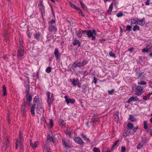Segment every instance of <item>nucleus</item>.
Here are the masks:
<instances>
[{
    "label": "nucleus",
    "mask_w": 152,
    "mask_h": 152,
    "mask_svg": "<svg viewBox=\"0 0 152 152\" xmlns=\"http://www.w3.org/2000/svg\"><path fill=\"white\" fill-rule=\"evenodd\" d=\"M138 100V98L137 96H132L129 99L127 102L128 103H129L130 102H131L132 101H133L135 102V101H137Z\"/></svg>",
    "instance_id": "10"
},
{
    "label": "nucleus",
    "mask_w": 152,
    "mask_h": 152,
    "mask_svg": "<svg viewBox=\"0 0 152 152\" xmlns=\"http://www.w3.org/2000/svg\"><path fill=\"white\" fill-rule=\"evenodd\" d=\"M119 141V140H117L114 144L113 146V148H114L116 146H117L118 145V142Z\"/></svg>",
    "instance_id": "31"
},
{
    "label": "nucleus",
    "mask_w": 152,
    "mask_h": 152,
    "mask_svg": "<svg viewBox=\"0 0 152 152\" xmlns=\"http://www.w3.org/2000/svg\"><path fill=\"white\" fill-rule=\"evenodd\" d=\"M133 48L132 47L131 48L129 49V50L130 51H132L133 50Z\"/></svg>",
    "instance_id": "63"
},
{
    "label": "nucleus",
    "mask_w": 152,
    "mask_h": 152,
    "mask_svg": "<svg viewBox=\"0 0 152 152\" xmlns=\"http://www.w3.org/2000/svg\"><path fill=\"white\" fill-rule=\"evenodd\" d=\"M137 23V18H132L131 19V25L132 26H133V25L134 24H136Z\"/></svg>",
    "instance_id": "12"
},
{
    "label": "nucleus",
    "mask_w": 152,
    "mask_h": 152,
    "mask_svg": "<svg viewBox=\"0 0 152 152\" xmlns=\"http://www.w3.org/2000/svg\"><path fill=\"white\" fill-rule=\"evenodd\" d=\"M51 67H48L46 69L45 71L48 73H49L51 72Z\"/></svg>",
    "instance_id": "37"
},
{
    "label": "nucleus",
    "mask_w": 152,
    "mask_h": 152,
    "mask_svg": "<svg viewBox=\"0 0 152 152\" xmlns=\"http://www.w3.org/2000/svg\"><path fill=\"white\" fill-rule=\"evenodd\" d=\"M72 84L74 85L75 87L79 83V82L77 79H73L72 81Z\"/></svg>",
    "instance_id": "19"
},
{
    "label": "nucleus",
    "mask_w": 152,
    "mask_h": 152,
    "mask_svg": "<svg viewBox=\"0 0 152 152\" xmlns=\"http://www.w3.org/2000/svg\"><path fill=\"white\" fill-rule=\"evenodd\" d=\"M47 95L48 97L47 102L49 104V106L52 103L54 99L53 94H51L50 96V93L48 92L47 93Z\"/></svg>",
    "instance_id": "2"
},
{
    "label": "nucleus",
    "mask_w": 152,
    "mask_h": 152,
    "mask_svg": "<svg viewBox=\"0 0 152 152\" xmlns=\"http://www.w3.org/2000/svg\"><path fill=\"white\" fill-rule=\"evenodd\" d=\"M143 145V142L140 143L137 146V149H139L141 148Z\"/></svg>",
    "instance_id": "36"
},
{
    "label": "nucleus",
    "mask_w": 152,
    "mask_h": 152,
    "mask_svg": "<svg viewBox=\"0 0 152 152\" xmlns=\"http://www.w3.org/2000/svg\"><path fill=\"white\" fill-rule=\"evenodd\" d=\"M3 89L2 90V92H3V95L4 96L7 95L6 89L5 85H3L2 86Z\"/></svg>",
    "instance_id": "22"
},
{
    "label": "nucleus",
    "mask_w": 152,
    "mask_h": 152,
    "mask_svg": "<svg viewBox=\"0 0 152 152\" xmlns=\"http://www.w3.org/2000/svg\"><path fill=\"white\" fill-rule=\"evenodd\" d=\"M59 124L62 127H64L66 124V123L64 121V120L62 119H60L58 121Z\"/></svg>",
    "instance_id": "13"
},
{
    "label": "nucleus",
    "mask_w": 152,
    "mask_h": 152,
    "mask_svg": "<svg viewBox=\"0 0 152 152\" xmlns=\"http://www.w3.org/2000/svg\"><path fill=\"white\" fill-rule=\"evenodd\" d=\"M73 44L74 45H75L77 44L78 47L80 46L81 45V43L80 41L76 39H75L74 40L73 42Z\"/></svg>",
    "instance_id": "17"
},
{
    "label": "nucleus",
    "mask_w": 152,
    "mask_h": 152,
    "mask_svg": "<svg viewBox=\"0 0 152 152\" xmlns=\"http://www.w3.org/2000/svg\"><path fill=\"white\" fill-rule=\"evenodd\" d=\"M36 104H34L32 105L31 107V114L34 115L35 113L34 112V109L35 108Z\"/></svg>",
    "instance_id": "21"
},
{
    "label": "nucleus",
    "mask_w": 152,
    "mask_h": 152,
    "mask_svg": "<svg viewBox=\"0 0 152 152\" xmlns=\"http://www.w3.org/2000/svg\"><path fill=\"white\" fill-rule=\"evenodd\" d=\"M46 149L47 152H49V151H50V149L49 147H47Z\"/></svg>",
    "instance_id": "58"
},
{
    "label": "nucleus",
    "mask_w": 152,
    "mask_h": 152,
    "mask_svg": "<svg viewBox=\"0 0 152 152\" xmlns=\"http://www.w3.org/2000/svg\"><path fill=\"white\" fill-rule=\"evenodd\" d=\"M148 49L147 48H144L142 50L143 53L148 52Z\"/></svg>",
    "instance_id": "47"
},
{
    "label": "nucleus",
    "mask_w": 152,
    "mask_h": 152,
    "mask_svg": "<svg viewBox=\"0 0 152 152\" xmlns=\"http://www.w3.org/2000/svg\"><path fill=\"white\" fill-rule=\"evenodd\" d=\"M137 23L141 26L144 25L145 24V18H144L142 19L137 18Z\"/></svg>",
    "instance_id": "7"
},
{
    "label": "nucleus",
    "mask_w": 152,
    "mask_h": 152,
    "mask_svg": "<svg viewBox=\"0 0 152 152\" xmlns=\"http://www.w3.org/2000/svg\"><path fill=\"white\" fill-rule=\"evenodd\" d=\"M54 53L56 59H59L61 56V53L59 52L57 48L55 49Z\"/></svg>",
    "instance_id": "5"
},
{
    "label": "nucleus",
    "mask_w": 152,
    "mask_h": 152,
    "mask_svg": "<svg viewBox=\"0 0 152 152\" xmlns=\"http://www.w3.org/2000/svg\"><path fill=\"white\" fill-rule=\"evenodd\" d=\"M18 141L17 140H16V142L15 144V148L16 149H17L18 148Z\"/></svg>",
    "instance_id": "57"
},
{
    "label": "nucleus",
    "mask_w": 152,
    "mask_h": 152,
    "mask_svg": "<svg viewBox=\"0 0 152 152\" xmlns=\"http://www.w3.org/2000/svg\"><path fill=\"white\" fill-rule=\"evenodd\" d=\"M138 84L139 85H144L146 84V82L144 81H141L140 82H138Z\"/></svg>",
    "instance_id": "41"
},
{
    "label": "nucleus",
    "mask_w": 152,
    "mask_h": 152,
    "mask_svg": "<svg viewBox=\"0 0 152 152\" xmlns=\"http://www.w3.org/2000/svg\"><path fill=\"white\" fill-rule=\"evenodd\" d=\"M65 132L67 135L69 137H70L71 134V132L70 131L66 130L65 131Z\"/></svg>",
    "instance_id": "33"
},
{
    "label": "nucleus",
    "mask_w": 152,
    "mask_h": 152,
    "mask_svg": "<svg viewBox=\"0 0 152 152\" xmlns=\"http://www.w3.org/2000/svg\"><path fill=\"white\" fill-rule=\"evenodd\" d=\"M126 148L124 146H123L121 148V152H125Z\"/></svg>",
    "instance_id": "48"
},
{
    "label": "nucleus",
    "mask_w": 152,
    "mask_h": 152,
    "mask_svg": "<svg viewBox=\"0 0 152 152\" xmlns=\"http://www.w3.org/2000/svg\"><path fill=\"white\" fill-rule=\"evenodd\" d=\"M79 11V13L80 14L81 16H84V15L83 14V12H82L81 10H78Z\"/></svg>",
    "instance_id": "54"
},
{
    "label": "nucleus",
    "mask_w": 152,
    "mask_h": 152,
    "mask_svg": "<svg viewBox=\"0 0 152 152\" xmlns=\"http://www.w3.org/2000/svg\"><path fill=\"white\" fill-rule=\"evenodd\" d=\"M26 91L27 95H28V94L29 92V87H28V88L26 89Z\"/></svg>",
    "instance_id": "53"
},
{
    "label": "nucleus",
    "mask_w": 152,
    "mask_h": 152,
    "mask_svg": "<svg viewBox=\"0 0 152 152\" xmlns=\"http://www.w3.org/2000/svg\"><path fill=\"white\" fill-rule=\"evenodd\" d=\"M97 80V78L95 77H94V79L92 82H94L95 84H96V83Z\"/></svg>",
    "instance_id": "49"
},
{
    "label": "nucleus",
    "mask_w": 152,
    "mask_h": 152,
    "mask_svg": "<svg viewBox=\"0 0 152 152\" xmlns=\"http://www.w3.org/2000/svg\"><path fill=\"white\" fill-rule=\"evenodd\" d=\"M19 43L20 45V46H22V44L23 43V41L22 39L20 38L19 39Z\"/></svg>",
    "instance_id": "52"
},
{
    "label": "nucleus",
    "mask_w": 152,
    "mask_h": 152,
    "mask_svg": "<svg viewBox=\"0 0 152 152\" xmlns=\"http://www.w3.org/2000/svg\"><path fill=\"white\" fill-rule=\"evenodd\" d=\"M50 125L51 128H52L53 127V121L52 120L50 121Z\"/></svg>",
    "instance_id": "50"
},
{
    "label": "nucleus",
    "mask_w": 152,
    "mask_h": 152,
    "mask_svg": "<svg viewBox=\"0 0 152 152\" xmlns=\"http://www.w3.org/2000/svg\"><path fill=\"white\" fill-rule=\"evenodd\" d=\"M83 138L84 140H85L87 142H88L89 141V139L88 138H87L86 135L83 134L82 135Z\"/></svg>",
    "instance_id": "34"
},
{
    "label": "nucleus",
    "mask_w": 152,
    "mask_h": 152,
    "mask_svg": "<svg viewBox=\"0 0 152 152\" xmlns=\"http://www.w3.org/2000/svg\"><path fill=\"white\" fill-rule=\"evenodd\" d=\"M139 77L143 76L145 75V74H143V72H140L137 73Z\"/></svg>",
    "instance_id": "39"
},
{
    "label": "nucleus",
    "mask_w": 152,
    "mask_h": 152,
    "mask_svg": "<svg viewBox=\"0 0 152 152\" xmlns=\"http://www.w3.org/2000/svg\"><path fill=\"white\" fill-rule=\"evenodd\" d=\"M138 129V127H137L135 128H134L133 129V133H135V132H136V131H137V129Z\"/></svg>",
    "instance_id": "55"
},
{
    "label": "nucleus",
    "mask_w": 152,
    "mask_h": 152,
    "mask_svg": "<svg viewBox=\"0 0 152 152\" xmlns=\"http://www.w3.org/2000/svg\"><path fill=\"white\" fill-rule=\"evenodd\" d=\"M114 91V90L113 89H112L108 91V92L110 94H111L113 93Z\"/></svg>",
    "instance_id": "51"
},
{
    "label": "nucleus",
    "mask_w": 152,
    "mask_h": 152,
    "mask_svg": "<svg viewBox=\"0 0 152 152\" xmlns=\"http://www.w3.org/2000/svg\"><path fill=\"white\" fill-rule=\"evenodd\" d=\"M130 120L132 122H136V119L132 115H130L129 117Z\"/></svg>",
    "instance_id": "27"
},
{
    "label": "nucleus",
    "mask_w": 152,
    "mask_h": 152,
    "mask_svg": "<svg viewBox=\"0 0 152 152\" xmlns=\"http://www.w3.org/2000/svg\"><path fill=\"white\" fill-rule=\"evenodd\" d=\"M148 131L150 132V134L152 136V130L151 129H149Z\"/></svg>",
    "instance_id": "62"
},
{
    "label": "nucleus",
    "mask_w": 152,
    "mask_h": 152,
    "mask_svg": "<svg viewBox=\"0 0 152 152\" xmlns=\"http://www.w3.org/2000/svg\"><path fill=\"white\" fill-rule=\"evenodd\" d=\"M113 8V4L112 3L110 4L108 8L107 12L108 13H110L112 12Z\"/></svg>",
    "instance_id": "26"
},
{
    "label": "nucleus",
    "mask_w": 152,
    "mask_h": 152,
    "mask_svg": "<svg viewBox=\"0 0 152 152\" xmlns=\"http://www.w3.org/2000/svg\"><path fill=\"white\" fill-rule=\"evenodd\" d=\"M83 31L86 32L89 38H92L91 39L92 40H93L95 39V37L94 36L91 30H85Z\"/></svg>",
    "instance_id": "3"
},
{
    "label": "nucleus",
    "mask_w": 152,
    "mask_h": 152,
    "mask_svg": "<svg viewBox=\"0 0 152 152\" xmlns=\"http://www.w3.org/2000/svg\"><path fill=\"white\" fill-rule=\"evenodd\" d=\"M77 34L78 37L81 38L82 36V34L80 31H79L77 32Z\"/></svg>",
    "instance_id": "38"
},
{
    "label": "nucleus",
    "mask_w": 152,
    "mask_h": 152,
    "mask_svg": "<svg viewBox=\"0 0 152 152\" xmlns=\"http://www.w3.org/2000/svg\"><path fill=\"white\" fill-rule=\"evenodd\" d=\"M136 94L137 95H141L142 94V88L140 86H137L136 88Z\"/></svg>",
    "instance_id": "4"
},
{
    "label": "nucleus",
    "mask_w": 152,
    "mask_h": 152,
    "mask_svg": "<svg viewBox=\"0 0 152 152\" xmlns=\"http://www.w3.org/2000/svg\"><path fill=\"white\" fill-rule=\"evenodd\" d=\"M81 63L80 62H74L73 64V67L74 68H76L77 67L81 66Z\"/></svg>",
    "instance_id": "20"
},
{
    "label": "nucleus",
    "mask_w": 152,
    "mask_h": 152,
    "mask_svg": "<svg viewBox=\"0 0 152 152\" xmlns=\"http://www.w3.org/2000/svg\"><path fill=\"white\" fill-rule=\"evenodd\" d=\"M64 98L65 99L66 102L68 104L69 103L73 104L75 102V100L73 99H68L67 96H64Z\"/></svg>",
    "instance_id": "8"
},
{
    "label": "nucleus",
    "mask_w": 152,
    "mask_h": 152,
    "mask_svg": "<svg viewBox=\"0 0 152 152\" xmlns=\"http://www.w3.org/2000/svg\"><path fill=\"white\" fill-rule=\"evenodd\" d=\"M123 15V14L121 12H120L118 13L117 15V16L118 17H121Z\"/></svg>",
    "instance_id": "46"
},
{
    "label": "nucleus",
    "mask_w": 152,
    "mask_h": 152,
    "mask_svg": "<svg viewBox=\"0 0 152 152\" xmlns=\"http://www.w3.org/2000/svg\"><path fill=\"white\" fill-rule=\"evenodd\" d=\"M23 107H22V108L23 109L22 112L23 114L25 110V108H26V103L25 102H24V103L23 104Z\"/></svg>",
    "instance_id": "32"
},
{
    "label": "nucleus",
    "mask_w": 152,
    "mask_h": 152,
    "mask_svg": "<svg viewBox=\"0 0 152 152\" xmlns=\"http://www.w3.org/2000/svg\"><path fill=\"white\" fill-rule=\"evenodd\" d=\"M127 129L128 131L133 129L134 126L132 124L129 123L127 124Z\"/></svg>",
    "instance_id": "18"
},
{
    "label": "nucleus",
    "mask_w": 152,
    "mask_h": 152,
    "mask_svg": "<svg viewBox=\"0 0 152 152\" xmlns=\"http://www.w3.org/2000/svg\"><path fill=\"white\" fill-rule=\"evenodd\" d=\"M22 136L21 135V133H20L19 137V140H18V142H19L20 144L21 145L23 144V139L22 138Z\"/></svg>",
    "instance_id": "23"
},
{
    "label": "nucleus",
    "mask_w": 152,
    "mask_h": 152,
    "mask_svg": "<svg viewBox=\"0 0 152 152\" xmlns=\"http://www.w3.org/2000/svg\"><path fill=\"white\" fill-rule=\"evenodd\" d=\"M32 100V97L31 95H30L28 97L27 99V100L29 102H31Z\"/></svg>",
    "instance_id": "40"
},
{
    "label": "nucleus",
    "mask_w": 152,
    "mask_h": 152,
    "mask_svg": "<svg viewBox=\"0 0 152 152\" xmlns=\"http://www.w3.org/2000/svg\"><path fill=\"white\" fill-rule=\"evenodd\" d=\"M47 140H48L50 141V142H53L54 141L53 138L52 137H51L49 135H48L47 137Z\"/></svg>",
    "instance_id": "29"
},
{
    "label": "nucleus",
    "mask_w": 152,
    "mask_h": 152,
    "mask_svg": "<svg viewBox=\"0 0 152 152\" xmlns=\"http://www.w3.org/2000/svg\"><path fill=\"white\" fill-rule=\"evenodd\" d=\"M99 120L98 118L96 117V115H94V118H93L91 120V123L93 125L94 122L97 121Z\"/></svg>",
    "instance_id": "15"
},
{
    "label": "nucleus",
    "mask_w": 152,
    "mask_h": 152,
    "mask_svg": "<svg viewBox=\"0 0 152 152\" xmlns=\"http://www.w3.org/2000/svg\"><path fill=\"white\" fill-rule=\"evenodd\" d=\"M40 34L39 33H36L35 34H34V38L37 39H38L40 37Z\"/></svg>",
    "instance_id": "30"
},
{
    "label": "nucleus",
    "mask_w": 152,
    "mask_h": 152,
    "mask_svg": "<svg viewBox=\"0 0 152 152\" xmlns=\"http://www.w3.org/2000/svg\"><path fill=\"white\" fill-rule=\"evenodd\" d=\"M39 10L41 12V13L42 15H43V14L44 12V9L43 4L42 3H41L39 5Z\"/></svg>",
    "instance_id": "14"
},
{
    "label": "nucleus",
    "mask_w": 152,
    "mask_h": 152,
    "mask_svg": "<svg viewBox=\"0 0 152 152\" xmlns=\"http://www.w3.org/2000/svg\"><path fill=\"white\" fill-rule=\"evenodd\" d=\"M55 22V20L54 19H52L50 22V23L51 24H53Z\"/></svg>",
    "instance_id": "56"
},
{
    "label": "nucleus",
    "mask_w": 152,
    "mask_h": 152,
    "mask_svg": "<svg viewBox=\"0 0 152 152\" xmlns=\"http://www.w3.org/2000/svg\"><path fill=\"white\" fill-rule=\"evenodd\" d=\"M69 4L71 6V7L72 8H73L77 10H80V8L79 7H77L71 2H69Z\"/></svg>",
    "instance_id": "16"
},
{
    "label": "nucleus",
    "mask_w": 152,
    "mask_h": 152,
    "mask_svg": "<svg viewBox=\"0 0 152 152\" xmlns=\"http://www.w3.org/2000/svg\"><path fill=\"white\" fill-rule=\"evenodd\" d=\"M149 1L147 0V1L145 2V4L147 5H148L149 4Z\"/></svg>",
    "instance_id": "60"
},
{
    "label": "nucleus",
    "mask_w": 152,
    "mask_h": 152,
    "mask_svg": "<svg viewBox=\"0 0 152 152\" xmlns=\"http://www.w3.org/2000/svg\"><path fill=\"white\" fill-rule=\"evenodd\" d=\"M62 142L63 146L66 148H69V144L67 142H66L64 139L62 140Z\"/></svg>",
    "instance_id": "11"
},
{
    "label": "nucleus",
    "mask_w": 152,
    "mask_h": 152,
    "mask_svg": "<svg viewBox=\"0 0 152 152\" xmlns=\"http://www.w3.org/2000/svg\"><path fill=\"white\" fill-rule=\"evenodd\" d=\"M132 26H133V28H140L137 25H136L134 26H132L131 25L130 26L128 25L127 26L126 28H131Z\"/></svg>",
    "instance_id": "24"
},
{
    "label": "nucleus",
    "mask_w": 152,
    "mask_h": 152,
    "mask_svg": "<svg viewBox=\"0 0 152 152\" xmlns=\"http://www.w3.org/2000/svg\"><path fill=\"white\" fill-rule=\"evenodd\" d=\"M39 101L38 96H35L34 99V102H37Z\"/></svg>",
    "instance_id": "42"
},
{
    "label": "nucleus",
    "mask_w": 152,
    "mask_h": 152,
    "mask_svg": "<svg viewBox=\"0 0 152 152\" xmlns=\"http://www.w3.org/2000/svg\"><path fill=\"white\" fill-rule=\"evenodd\" d=\"M87 62L85 61V60H83V61L82 63H81V66H83L85 65H86L87 63Z\"/></svg>",
    "instance_id": "44"
},
{
    "label": "nucleus",
    "mask_w": 152,
    "mask_h": 152,
    "mask_svg": "<svg viewBox=\"0 0 152 152\" xmlns=\"http://www.w3.org/2000/svg\"><path fill=\"white\" fill-rule=\"evenodd\" d=\"M92 33H93V35L94 34L95 35H96V31L94 30H93L92 31Z\"/></svg>",
    "instance_id": "61"
},
{
    "label": "nucleus",
    "mask_w": 152,
    "mask_h": 152,
    "mask_svg": "<svg viewBox=\"0 0 152 152\" xmlns=\"http://www.w3.org/2000/svg\"><path fill=\"white\" fill-rule=\"evenodd\" d=\"M109 54L110 56L112 57H115V54L112 51H110L109 53Z\"/></svg>",
    "instance_id": "43"
},
{
    "label": "nucleus",
    "mask_w": 152,
    "mask_h": 152,
    "mask_svg": "<svg viewBox=\"0 0 152 152\" xmlns=\"http://www.w3.org/2000/svg\"><path fill=\"white\" fill-rule=\"evenodd\" d=\"M83 86L84 89H85L87 86V84H84L83 85Z\"/></svg>",
    "instance_id": "59"
},
{
    "label": "nucleus",
    "mask_w": 152,
    "mask_h": 152,
    "mask_svg": "<svg viewBox=\"0 0 152 152\" xmlns=\"http://www.w3.org/2000/svg\"><path fill=\"white\" fill-rule=\"evenodd\" d=\"M24 54V48L22 46H20L18 50L17 56L19 58L23 56Z\"/></svg>",
    "instance_id": "1"
},
{
    "label": "nucleus",
    "mask_w": 152,
    "mask_h": 152,
    "mask_svg": "<svg viewBox=\"0 0 152 152\" xmlns=\"http://www.w3.org/2000/svg\"><path fill=\"white\" fill-rule=\"evenodd\" d=\"M30 145L32 148L34 149L37 147L38 145L39 144V142L38 141H34L33 142H32L31 140H30Z\"/></svg>",
    "instance_id": "6"
},
{
    "label": "nucleus",
    "mask_w": 152,
    "mask_h": 152,
    "mask_svg": "<svg viewBox=\"0 0 152 152\" xmlns=\"http://www.w3.org/2000/svg\"><path fill=\"white\" fill-rule=\"evenodd\" d=\"M33 32L32 30H30L29 31H28L27 32V35L28 36V37L29 38H30Z\"/></svg>",
    "instance_id": "25"
},
{
    "label": "nucleus",
    "mask_w": 152,
    "mask_h": 152,
    "mask_svg": "<svg viewBox=\"0 0 152 152\" xmlns=\"http://www.w3.org/2000/svg\"><path fill=\"white\" fill-rule=\"evenodd\" d=\"M4 39L6 42L7 41V40L8 39V37L7 36H5L4 37Z\"/></svg>",
    "instance_id": "64"
},
{
    "label": "nucleus",
    "mask_w": 152,
    "mask_h": 152,
    "mask_svg": "<svg viewBox=\"0 0 152 152\" xmlns=\"http://www.w3.org/2000/svg\"><path fill=\"white\" fill-rule=\"evenodd\" d=\"M93 150L94 152H100V150L96 147L94 148Z\"/></svg>",
    "instance_id": "45"
},
{
    "label": "nucleus",
    "mask_w": 152,
    "mask_h": 152,
    "mask_svg": "<svg viewBox=\"0 0 152 152\" xmlns=\"http://www.w3.org/2000/svg\"><path fill=\"white\" fill-rule=\"evenodd\" d=\"M80 2L83 9L85 10H86L87 8L86 7V6L85 4L80 1Z\"/></svg>",
    "instance_id": "28"
},
{
    "label": "nucleus",
    "mask_w": 152,
    "mask_h": 152,
    "mask_svg": "<svg viewBox=\"0 0 152 152\" xmlns=\"http://www.w3.org/2000/svg\"><path fill=\"white\" fill-rule=\"evenodd\" d=\"M144 128L145 129H147L148 128L147 122L146 121H144Z\"/></svg>",
    "instance_id": "35"
},
{
    "label": "nucleus",
    "mask_w": 152,
    "mask_h": 152,
    "mask_svg": "<svg viewBox=\"0 0 152 152\" xmlns=\"http://www.w3.org/2000/svg\"><path fill=\"white\" fill-rule=\"evenodd\" d=\"M74 140L80 145H82L83 144V142L80 138L75 137L74 138Z\"/></svg>",
    "instance_id": "9"
}]
</instances>
